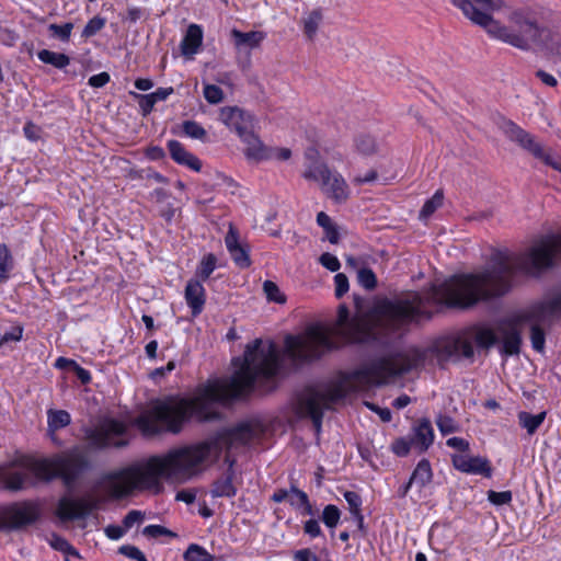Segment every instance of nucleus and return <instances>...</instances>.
<instances>
[{
  "mask_svg": "<svg viewBox=\"0 0 561 561\" xmlns=\"http://www.w3.org/2000/svg\"><path fill=\"white\" fill-rule=\"evenodd\" d=\"M488 500L494 505H504L508 504L512 501V492L511 491H502L496 492L490 490L488 492Z\"/></svg>",
  "mask_w": 561,
  "mask_h": 561,
  "instance_id": "48",
  "label": "nucleus"
},
{
  "mask_svg": "<svg viewBox=\"0 0 561 561\" xmlns=\"http://www.w3.org/2000/svg\"><path fill=\"white\" fill-rule=\"evenodd\" d=\"M226 461L229 463L228 469L211 483L209 493L213 497H233L237 494V488L233 484L234 459H230L227 456Z\"/></svg>",
  "mask_w": 561,
  "mask_h": 561,
  "instance_id": "16",
  "label": "nucleus"
},
{
  "mask_svg": "<svg viewBox=\"0 0 561 561\" xmlns=\"http://www.w3.org/2000/svg\"><path fill=\"white\" fill-rule=\"evenodd\" d=\"M526 323H530V341L533 348L542 353L545 350L546 334L541 329V324H543L545 321L528 320Z\"/></svg>",
  "mask_w": 561,
  "mask_h": 561,
  "instance_id": "26",
  "label": "nucleus"
},
{
  "mask_svg": "<svg viewBox=\"0 0 561 561\" xmlns=\"http://www.w3.org/2000/svg\"><path fill=\"white\" fill-rule=\"evenodd\" d=\"M125 530H126L125 528L117 526V525H108L104 529L105 535L112 540H117V539L122 538L125 534Z\"/></svg>",
  "mask_w": 561,
  "mask_h": 561,
  "instance_id": "60",
  "label": "nucleus"
},
{
  "mask_svg": "<svg viewBox=\"0 0 561 561\" xmlns=\"http://www.w3.org/2000/svg\"><path fill=\"white\" fill-rule=\"evenodd\" d=\"M13 267V257L8 247L0 244V283L9 278V273Z\"/></svg>",
  "mask_w": 561,
  "mask_h": 561,
  "instance_id": "33",
  "label": "nucleus"
},
{
  "mask_svg": "<svg viewBox=\"0 0 561 561\" xmlns=\"http://www.w3.org/2000/svg\"><path fill=\"white\" fill-rule=\"evenodd\" d=\"M495 333L488 328L473 327L461 331L455 336L448 337L436 347L439 363L450 359L472 358L474 355L473 344L479 348H490L496 344Z\"/></svg>",
  "mask_w": 561,
  "mask_h": 561,
  "instance_id": "6",
  "label": "nucleus"
},
{
  "mask_svg": "<svg viewBox=\"0 0 561 561\" xmlns=\"http://www.w3.org/2000/svg\"><path fill=\"white\" fill-rule=\"evenodd\" d=\"M356 150L364 156H371L377 152V142L368 134H359L354 139Z\"/></svg>",
  "mask_w": 561,
  "mask_h": 561,
  "instance_id": "28",
  "label": "nucleus"
},
{
  "mask_svg": "<svg viewBox=\"0 0 561 561\" xmlns=\"http://www.w3.org/2000/svg\"><path fill=\"white\" fill-rule=\"evenodd\" d=\"M341 512L337 506L329 504L323 508L322 522L329 528H334L340 522Z\"/></svg>",
  "mask_w": 561,
  "mask_h": 561,
  "instance_id": "38",
  "label": "nucleus"
},
{
  "mask_svg": "<svg viewBox=\"0 0 561 561\" xmlns=\"http://www.w3.org/2000/svg\"><path fill=\"white\" fill-rule=\"evenodd\" d=\"M43 514L39 501L13 502L0 508V530L12 531L26 528L38 522Z\"/></svg>",
  "mask_w": 561,
  "mask_h": 561,
  "instance_id": "7",
  "label": "nucleus"
},
{
  "mask_svg": "<svg viewBox=\"0 0 561 561\" xmlns=\"http://www.w3.org/2000/svg\"><path fill=\"white\" fill-rule=\"evenodd\" d=\"M319 262L321 263L322 266H324L331 272H336L341 267L337 257L329 252L321 254Z\"/></svg>",
  "mask_w": 561,
  "mask_h": 561,
  "instance_id": "52",
  "label": "nucleus"
},
{
  "mask_svg": "<svg viewBox=\"0 0 561 561\" xmlns=\"http://www.w3.org/2000/svg\"><path fill=\"white\" fill-rule=\"evenodd\" d=\"M70 366L73 368L77 377L80 379L82 383L90 382L91 375L87 369L79 366L76 362H70Z\"/></svg>",
  "mask_w": 561,
  "mask_h": 561,
  "instance_id": "63",
  "label": "nucleus"
},
{
  "mask_svg": "<svg viewBox=\"0 0 561 561\" xmlns=\"http://www.w3.org/2000/svg\"><path fill=\"white\" fill-rule=\"evenodd\" d=\"M358 284L367 290H373L377 286V277L369 267H362L357 272Z\"/></svg>",
  "mask_w": 561,
  "mask_h": 561,
  "instance_id": "36",
  "label": "nucleus"
},
{
  "mask_svg": "<svg viewBox=\"0 0 561 561\" xmlns=\"http://www.w3.org/2000/svg\"><path fill=\"white\" fill-rule=\"evenodd\" d=\"M184 297L187 306L192 310V316H199L206 302L205 288L201 280L190 279L185 286Z\"/></svg>",
  "mask_w": 561,
  "mask_h": 561,
  "instance_id": "18",
  "label": "nucleus"
},
{
  "mask_svg": "<svg viewBox=\"0 0 561 561\" xmlns=\"http://www.w3.org/2000/svg\"><path fill=\"white\" fill-rule=\"evenodd\" d=\"M344 499L348 504V511L352 516L362 513L360 506L363 501L358 493L354 491H346L344 493Z\"/></svg>",
  "mask_w": 561,
  "mask_h": 561,
  "instance_id": "45",
  "label": "nucleus"
},
{
  "mask_svg": "<svg viewBox=\"0 0 561 561\" xmlns=\"http://www.w3.org/2000/svg\"><path fill=\"white\" fill-rule=\"evenodd\" d=\"M408 367L399 366L396 360L381 357L369 365L344 373L341 379L325 390L308 388L299 398L298 408L304 416L311 419L317 433L321 431L323 411L345 399L351 392L380 386L391 377L402 375Z\"/></svg>",
  "mask_w": 561,
  "mask_h": 561,
  "instance_id": "4",
  "label": "nucleus"
},
{
  "mask_svg": "<svg viewBox=\"0 0 561 561\" xmlns=\"http://www.w3.org/2000/svg\"><path fill=\"white\" fill-rule=\"evenodd\" d=\"M219 119L238 136L254 128V117L251 113L238 107L226 106L220 110Z\"/></svg>",
  "mask_w": 561,
  "mask_h": 561,
  "instance_id": "12",
  "label": "nucleus"
},
{
  "mask_svg": "<svg viewBox=\"0 0 561 561\" xmlns=\"http://www.w3.org/2000/svg\"><path fill=\"white\" fill-rule=\"evenodd\" d=\"M203 42L202 28L192 24L188 26L187 32L181 43V50L184 56H193L197 53Z\"/></svg>",
  "mask_w": 561,
  "mask_h": 561,
  "instance_id": "22",
  "label": "nucleus"
},
{
  "mask_svg": "<svg viewBox=\"0 0 561 561\" xmlns=\"http://www.w3.org/2000/svg\"><path fill=\"white\" fill-rule=\"evenodd\" d=\"M130 95H133L136 100H138L139 107L141 110V113L144 116H147L151 113L153 110V106L156 104V100L152 99V95L150 94H140L136 92H130Z\"/></svg>",
  "mask_w": 561,
  "mask_h": 561,
  "instance_id": "43",
  "label": "nucleus"
},
{
  "mask_svg": "<svg viewBox=\"0 0 561 561\" xmlns=\"http://www.w3.org/2000/svg\"><path fill=\"white\" fill-rule=\"evenodd\" d=\"M302 175L306 180L320 182L322 191L335 203H344L350 197V187L346 181L336 171H331L324 162H311Z\"/></svg>",
  "mask_w": 561,
  "mask_h": 561,
  "instance_id": "8",
  "label": "nucleus"
},
{
  "mask_svg": "<svg viewBox=\"0 0 561 561\" xmlns=\"http://www.w3.org/2000/svg\"><path fill=\"white\" fill-rule=\"evenodd\" d=\"M454 467L465 473L481 474L485 478L492 476V467L485 457L468 455H453L451 457Z\"/></svg>",
  "mask_w": 561,
  "mask_h": 561,
  "instance_id": "15",
  "label": "nucleus"
},
{
  "mask_svg": "<svg viewBox=\"0 0 561 561\" xmlns=\"http://www.w3.org/2000/svg\"><path fill=\"white\" fill-rule=\"evenodd\" d=\"M322 19L323 15L321 9H314L304 20V33L309 39H313L316 36Z\"/></svg>",
  "mask_w": 561,
  "mask_h": 561,
  "instance_id": "29",
  "label": "nucleus"
},
{
  "mask_svg": "<svg viewBox=\"0 0 561 561\" xmlns=\"http://www.w3.org/2000/svg\"><path fill=\"white\" fill-rule=\"evenodd\" d=\"M304 531L311 537L320 536L321 528H320L319 522L313 518L308 519L304 525Z\"/></svg>",
  "mask_w": 561,
  "mask_h": 561,
  "instance_id": "57",
  "label": "nucleus"
},
{
  "mask_svg": "<svg viewBox=\"0 0 561 561\" xmlns=\"http://www.w3.org/2000/svg\"><path fill=\"white\" fill-rule=\"evenodd\" d=\"M501 129L512 141L518 144L523 149L530 152L535 158L541 160L545 164L561 172V158L546 151L543 147L536 141L535 137L528 131L516 125L512 121H503Z\"/></svg>",
  "mask_w": 561,
  "mask_h": 561,
  "instance_id": "9",
  "label": "nucleus"
},
{
  "mask_svg": "<svg viewBox=\"0 0 561 561\" xmlns=\"http://www.w3.org/2000/svg\"><path fill=\"white\" fill-rule=\"evenodd\" d=\"M142 534L148 537L158 538L160 536L176 537V534L161 525H148L144 528Z\"/></svg>",
  "mask_w": 561,
  "mask_h": 561,
  "instance_id": "47",
  "label": "nucleus"
},
{
  "mask_svg": "<svg viewBox=\"0 0 561 561\" xmlns=\"http://www.w3.org/2000/svg\"><path fill=\"white\" fill-rule=\"evenodd\" d=\"M37 58L44 64L51 65L56 69H65L70 65V57L68 55L49 49L37 51Z\"/></svg>",
  "mask_w": 561,
  "mask_h": 561,
  "instance_id": "23",
  "label": "nucleus"
},
{
  "mask_svg": "<svg viewBox=\"0 0 561 561\" xmlns=\"http://www.w3.org/2000/svg\"><path fill=\"white\" fill-rule=\"evenodd\" d=\"M263 291L268 301L276 304H284L286 301L285 295L280 293L278 286L272 280L263 283Z\"/></svg>",
  "mask_w": 561,
  "mask_h": 561,
  "instance_id": "37",
  "label": "nucleus"
},
{
  "mask_svg": "<svg viewBox=\"0 0 561 561\" xmlns=\"http://www.w3.org/2000/svg\"><path fill=\"white\" fill-rule=\"evenodd\" d=\"M145 515L140 511L133 510L126 514L123 519V525L125 529L131 528L136 523L142 522Z\"/></svg>",
  "mask_w": 561,
  "mask_h": 561,
  "instance_id": "54",
  "label": "nucleus"
},
{
  "mask_svg": "<svg viewBox=\"0 0 561 561\" xmlns=\"http://www.w3.org/2000/svg\"><path fill=\"white\" fill-rule=\"evenodd\" d=\"M411 447H413V444L411 443V438H398L392 444V451L399 456L404 457L409 454Z\"/></svg>",
  "mask_w": 561,
  "mask_h": 561,
  "instance_id": "50",
  "label": "nucleus"
},
{
  "mask_svg": "<svg viewBox=\"0 0 561 561\" xmlns=\"http://www.w3.org/2000/svg\"><path fill=\"white\" fill-rule=\"evenodd\" d=\"M49 545L53 549L60 551L67 556L80 558L79 551L67 539L57 534H51Z\"/></svg>",
  "mask_w": 561,
  "mask_h": 561,
  "instance_id": "32",
  "label": "nucleus"
},
{
  "mask_svg": "<svg viewBox=\"0 0 561 561\" xmlns=\"http://www.w3.org/2000/svg\"><path fill=\"white\" fill-rule=\"evenodd\" d=\"M239 137L245 145L244 154L249 160L261 161L268 158L265 146L253 129Z\"/></svg>",
  "mask_w": 561,
  "mask_h": 561,
  "instance_id": "20",
  "label": "nucleus"
},
{
  "mask_svg": "<svg viewBox=\"0 0 561 561\" xmlns=\"http://www.w3.org/2000/svg\"><path fill=\"white\" fill-rule=\"evenodd\" d=\"M294 561H319L317 556L309 549L298 550L294 556Z\"/></svg>",
  "mask_w": 561,
  "mask_h": 561,
  "instance_id": "64",
  "label": "nucleus"
},
{
  "mask_svg": "<svg viewBox=\"0 0 561 561\" xmlns=\"http://www.w3.org/2000/svg\"><path fill=\"white\" fill-rule=\"evenodd\" d=\"M182 127L185 135L193 139L203 140L206 137L205 128L195 121H185L183 122Z\"/></svg>",
  "mask_w": 561,
  "mask_h": 561,
  "instance_id": "39",
  "label": "nucleus"
},
{
  "mask_svg": "<svg viewBox=\"0 0 561 561\" xmlns=\"http://www.w3.org/2000/svg\"><path fill=\"white\" fill-rule=\"evenodd\" d=\"M535 76L546 85L550 88H554L558 85V80L550 73L546 72L542 69H539L535 72Z\"/></svg>",
  "mask_w": 561,
  "mask_h": 561,
  "instance_id": "58",
  "label": "nucleus"
},
{
  "mask_svg": "<svg viewBox=\"0 0 561 561\" xmlns=\"http://www.w3.org/2000/svg\"><path fill=\"white\" fill-rule=\"evenodd\" d=\"M517 314L503 321L499 331L502 335L501 353L504 356L518 355L522 345V335L519 327L526 322H515Z\"/></svg>",
  "mask_w": 561,
  "mask_h": 561,
  "instance_id": "14",
  "label": "nucleus"
},
{
  "mask_svg": "<svg viewBox=\"0 0 561 561\" xmlns=\"http://www.w3.org/2000/svg\"><path fill=\"white\" fill-rule=\"evenodd\" d=\"M22 336L23 327L21 325L13 327L11 331L5 332L4 334L1 335L2 341H4V343L19 342L22 339Z\"/></svg>",
  "mask_w": 561,
  "mask_h": 561,
  "instance_id": "55",
  "label": "nucleus"
},
{
  "mask_svg": "<svg viewBox=\"0 0 561 561\" xmlns=\"http://www.w3.org/2000/svg\"><path fill=\"white\" fill-rule=\"evenodd\" d=\"M233 44L238 50L243 48L253 49L261 45L265 38V34L260 31L241 32L237 28H232L230 32Z\"/></svg>",
  "mask_w": 561,
  "mask_h": 561,
  "instance_id": "21",
  "label": "nucleus"
},
{
  "mask_svg": "<svg viewBox=\"0 0 561 561\" xmlns=\"http://www.w3.org/2000/svg\"><path fill=\"white\" fill-rule=\"evenodd\" d=\"M90 468V459L79 450L51 458L12 460L0 466V490L16 493L55 479L72 489Z\"/></svg>",
  "mask_w": 561,
  "mask_h": 561,
  "instance_id": "5",
  "label": "nucleus"
},
{
  "mask_svg": "<svg viewBox=\"0 0 561 561\" xmlns=\"http://www.w3.org/2000/svg\"><path fill=\"white\" fill-rule=\"evenodd\" d=\"M280 356L275 343L263 345L256 339L247 345L243 360L229 379H216L199 385L192 398L168 397L157 400L136 419V425L146 436L163 432L179 434L183 425L195 417L199 422L219 420L215 404H225L243 398L257 389L268 392L276 387Z\"/></svg>",
  "mask_w": 561,
  "mask_h": 561,
  "instance_id": "1",
  "label": "nucleus"
},
{
  "mask_svg": "<svg viewBox=\"0 0 561 561\" xmlns=\"http://www.w3.org/2000/svg\"><path fill=\"white\" fill-rule=\"evenodd\" d=\"M47 416L49 432H55L60 428H64L68 426L71 421L70 414L65 410H49L47 412Z\"/></svg>",
  "mask_w": 561,
  "mask_h": 561,
  "instance_id": "27",
  "label": "nucleus"
},
{
  "mask_svg": "<svg viewBox=\"0 0 561 561\" xmlns=\"http://www.w3.org/2000/svg\"><path fill=\"white\" fill-rule=\"evenodd\" d=\"M444 201V194L442 190H438L435 192V194L425 202L423 205L421 211H420V218H427L432 214L435 213L437 208H439L443 205Z\"/></svg>",
  "mask_w": 561,
  "mask_h": 561,
  "instance_id": "35",
  "label": "nucleus"
},
{
  "mask_svg": "<svg viewBox=\"0 0 561 561\" xmlns=\"http://www.w3.org/2000/svg\"><path fill=\"white\" fill-rule=\"evenodd\" d=\"M48 30L53 36L59 38L62 42H68L73 30V24L70 22L62 25L54 23L48 26Z\"/></svg>",
  "mask_w": 561,
  "mask_h": 561,
  "instance_id": "42",
  "label": "nucleus"
},
{
  "mask_svg": "<svg viewBox=\"0 0 561 561\" xmlns=\"http://www.w3.org/2000/svg\"><path fill=\"white\" fill-rule=\"evenodd\" d=\"M106 20L99 15L92 18L82 31V37L89 38L94 36L105 26Z\"/></svg>",
  "mask_w": 561,
  "mask_h": 561,
  "instance_id": "41",
  "label": "nucleus"
},
{
  "mask_svg": "<svg viewBox=\"0 0 561 561\" xmlns=\"http://www.w3.org/2000/svg\"><path fill=\"white\" fill-rule=\"evenodd\" d=\"M110 81V75L107 72H100L89 78V85L93 88H102Z\"/></svg>",
  "mask_w": 561,
  "mask_h": 561,
  "instance_id": "56",
  "label": "nucleus"
},
{
  "mask_svg": "<svg viewBox=\"0 0 561 561\" xmlns=\"http://www.w3.org/2000/svg\"><path fill=\"white\" fill-rule=\"evenodd\" d=\"M259 435V426L249 422L240 423L234 427L218 431L202 443L151 456L140 467L107 472L101 477L98 486L113 500L124 499L135 490L159 494L163 491L162 481L185 483L204 470L206 461L213 455L218 456L222 449L244 446Z\"/></svg>",
  "mask_w": 561,
  "mask_h": 561,
  "instance_id": "2",
  "label": "nucleus"
},
{
  "mask_svg": "<svg viewBox=\"0 0 561 561\" xmlns=\"http://www.w3.org/2000/svg\"><path fill=\"white\" fill-rule=\"evenodd\" d=\"M317 224L324 229L325 237L330 243L336 244L339 242L340 233L329 215H327L324 211H320L317 215Z\"/></svg>",
  "mask_w": 561,
  "mask_h": 561,
  "instance_id": "30",
  "label": "nucleus"
},
{
  "mask_svg": "<svg viewBox=\"0 0 561 561\" xmlns=\"http://www.w3.org/2000/svg\"><path fill=\"white\" fill-rule=\"evenodd\" d=\"M204 98L210 104H218L224 99V92L215 84H206L204 87Z\"/></svg>",
  "mask_w": 561,
  "mask_h": 561,
  "instance_id": "44",
  "label": "nucleus"
},
{
  "mask_svg": "<svg viewBox=\"0 0 561 561\" xmlns=\"http://www.w3.org/2000/svg\"><path fill=\"white\" fill-rule=\"evenodd\" d=\"M98 501L93 499L71 500L61 497L57 505L56 515L62 522L84 518L98 508Z\"/></svg>",
  "mask_w": 561,
  "mask_h": 561,
  "instance_id": "11",
  "label": "nucleus"
},
{
  "mask_svg": "<svg viewBox=\"0 0 561 561\" xmlns=\"http://www.w3.org/2000/svg\"><path fill=\"white\" fill-rule=\"evenodd\" d=\"M291 493L295 496H300V506L304 508L302 514L304 515L312 516L313 515V508H312V505H311V503L309 501V497H308L307 493L301 491V490H299L295 485H291Z\"/></svg>",
  "mask_w": 561,
  "mask_h": 561,
  "instance_id": "51",
  "label": "nucleus"
},
{
  "mask_svg": "<svg viewBox=\"0 0 561 561\" xmlns=\"http://www.w3.org/2000/svg\"><path fill=\"white\" fill-rule=\"evenodd\" d=\"M413 447L419 453L426 451L434 442V430L431 421L426 417L421 419L412 427V434L410 436Z\"/></svg>",
  "mask_w": 561,
  "mask_h": 561,
  "instance_id": "17",
  "label": "nucleus"
},
{
  "mask_svg": "<svg viewBox=\"0 0 561 561\" xmlns=\"http://www.w3.org/2000/svg\"><path fill=\"white\" fill-rule=\"evenodd\" d=\"M127 426L124 422L115 419L104 420L98 427L88 433L90 445L96 449H103L110 446L117 448L127 445L126 439H114L126 434Z\"/></svg>",
  "mask_w": 561,
  "mask_h": 561,
  "instance_id": "10",
  "label": "nucleus"
},
{
  "mask_svg": "<svg viewBox=\"0 0 561 561\" xmlns=\"http://www.w3.org/2000/svg\"><path fill=\"white\" fill-rule=\"evenodd\" d=\"M23 131L25 137L32 141L39 138V128L32 122L24 125Z\"/></svg>",
  "mask_w": 561,
  "mask_h": 561,
  "instance_id": "62",
  "label": "nucleus"
},
{
  "mask_svg": "<svg viewBox=\"0 0 561 561\" xmlns=\"http://www.w3.org/2000/svg\"><path fill=\"white\" fill-rule=\"evenodd\" d=\"M217 264V257L213 253H208L203 257L197 267L196 275L202 279L206 280L209 278L211 273L215 271Z\"/></svg>",
  "mask_w": 561,
  "mask_h": 561,
  "instance_id": "34",
  "label": "nucleus"
},
{
  "mask_svg": "<svg viewBox=\"0 0 561 561\" xmlns=\"http://www.w3.org/2000/svg\"><path fill=\"white\" fill-rule=\"evenodd\" d=\"M436 424L443 435L451 434L458 431V426L456 425L454 419L448 415H439L436 420Z\"/></svg>",
  "mask_w": 561,
  "mask_h": 561,
  "instance_id": "46",
  "label": "nucleus"
},
{
  "mask_svg": "<svg viewBox=\"0 0 561 561\" xmlns=\"http://www.w3.org/2000/svg\"><path fill=\"white\" fill-rule=\"evenodd\" d=\"M546 414L547 413L545 411L538 414H531L526 411H520L518 413V422L522 427L526 428L529 435H533L545 421Z\"/></svg>",
  "mask_w": 561,
  "mask_h": 561,
  "instance_id": "24",
  "label": "nucleus"
},
{
  "mask_svg": "<svg viewBox=\"0 0 561 561\" xmlns=\"http://www.w3.org/2000/svg\"><path fill=\"white\" fill-rule=\"evenodd\" d=\"M184 561H215V557L197 543H191L183 553Z\"/></svg>",
  "mask_w": 561,
  "mask_h": 561,
  "instance_id": "31",
  "label": "nucleus"
},
{
  "mask_svg": "<svg viewBox=\"0 0 561 561\" xmlns=\"http://www.w3.org/2000/svg\"><path fill=\"white\" fill-rule=\"evenodd\" d=\"M446 445L460 451H466L469 449V443L461 437H450L447 439Z\"/></svg>",
  "mask_w": 561,
  "mask_h": 561,
  "instance_id": "59",
  "label": "nucleus"
},
{
  "mask_svg": "<svg viewBox=\"0 0 561 561\" xmlns=\"http://www.w3.org/2000/svg\"><path fill=\"white\" fill-rule=\"evenodd\" d=\"M559 313H561V294L517 313L515 322H526L528 320L547 322L551 317Z\"/></svg>",
  "mask_w": 561,
  "mask_h": 561,
  "instance_id": "13",
  "label": "nucleus"
},
{
  "mask_svg": "<svg viewBox=\"0 0 561 561\" xmlns=\"http://www.w3.org/2000/svg\"><path fill=\"white\" fill-rule=\"evenodd\" d=\"M454 5L459 8L466 18L474 24L483 27L486 33L515 48L524 51L531 50L535 47L549 46L546 39L550 31L539 24L537 19L526 10L513 11L508 16L510 25H504L494 20L490 12L499 11L504 7L503 0H450Z\"/></svg>",
  "mask_w": 561,
  "mask_h": 561,
  "instance_id": "3",
  "label": "nucleus"
},
{
  "mask_svg": "<svg viewBox=\"0 0 561 561\" xmlns=\"http://www.w3.org/2000/svg\"><path fill=\"white\" fill-rule=\"evenodd\" d=\"M118 552L129 559L136 561H148L146 556L137 547L130 545H124L119 547Z\"/></svg>",
  "mask_w": 561,
  "mask_h": 561,
  "instance_id": "49",
  "label": "nucleus"
},
{
  "mask_svg": "<svg viewBox=\"0 0 561 561\" xmlns=\"http://www.w3.org/2000/svg\"><path fill=\"white\" fill-rule=\"evenodd\" d=\"M233 262L241 268H247L251 265V260L248 250L241 244L236 249L229 251Z\"/></svg>",
  "mask_w": 561,
  "mask_h": 561,
  "instance_id": "40",
  "label": "nucleus"
},
{
  "mask_svg": "<svg viewBox=\"0 0 561 561\" xmlns=\"http://www.w3.org/2000/svg\"><path fill=\"white\" fill-rule=\"evenodd\" d=\"M433 472L430 461L427 459H422L412 472L410 482H415L420 488H423L431 482Z\"/></svg>",
  "mask_w": 561,
  "mask_h": 561,
  "instance_id": "25",
  "label": "nucleus"
},
{
  "mask_svg": "<svg viewBox=\"0 0 561 561\" xmlns=\"http://www.w3.org/2000/svg\"><path fill=\"white\" fill-rule=\"evenodd\" d=\"M175 500L186 504H193L196 500V492L194 490H181L176 493Z\"/></svg>",
  "mask_w": 561,
  "mask_h": 561,
  "instance_id": "61",
  "label": "nucleus"
},
{
  "mask_svg": "<svg viewBox=\"0 0 561 561\" xmlns=\"http://www.w3.org/2000/svg\"><path fill=\"white\" fill-rule=\"evenodd\" d=\"M335 283V296L337 298L343 297L348 290V278L343 273H337L334 276Z\"/></svg>",
  "mask_w": 561,
  "mask_h": 561,
  "instance_id": "53",
  "label": "nucleus"
},
{
  "mask_svg": "<svg viewBox=\"0 0 561 561\" xmlns=\"http://www.w3.org/2000/svg\"><path fill=\"white\" fill-rule=\"evenodd\" d=\"M168 149L171 158L179 164L186 165L187 168L198 172L202 169L201 160L188 152L184 146L178 140H169Z\"/></svg>",
  "mask_w": 561,
  "mask_h": 561,
  "instance_id": "19",
  "label": "nucleus"
}]
</instances>
